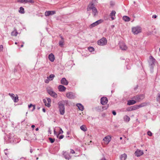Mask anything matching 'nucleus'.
I'll return each instance as SVG.
<instances>
[{
  "label": "nucleus",
  "instance_id": "24",
  "mask_svg": "<svg viewBox=\"0 0 160 160\" xmlns=\"http://www.w3.org/2000/svg\"><path fill=\"white\" fill-rule=\"evenodd\" d=\"M92 13L94 16H95L98 14V11L96 8H94L92 10Z\"/></svg>",
  "mask_w": 160,
  "mask_h": 160
},
{
  "label": "nucleus",
  "instance_id": "13",
  "mask_svg": "<svg viewBox=\"0 0 160 160\" xmlns=\"http://www.w3.org/2000/svg\"><path fill=\"white\" fill-rule=\"evenodd\" d=\"M61 83L62 85H67L68 83V82L66 78H64L62 79L61 81Z\"/></svg>",
  "mask_w": 160,
  "mask_h": 160
},
{
  "label": "nucleus",
  "instance_id": "60",
  "mask_svg": "<svg viewBox=\"0 0 160 160\" xmlns=\"http://www.w3.org/2000/svg\"><path fill=\"white\" fill-rule=\"evenodd\" d=\"M66 138H70V139H71L72 138L71 137H70L69 136H66Z\"/></svg>",
  "mask_w": 160,
  "mask_h": 160
},
{
  "label": "nucleus",
  "instance_id": "28",
  "mask_svg": "<svg viewBox=\"0 0 160 160\" xmlns=\"http://www.w3.org/2000/svg\"><path fill=\"white\" fill-rule=\"evenodd\" d=\"M123 19L126 22H128L130 20V18L128 16H124L123 17Z\"/></svg>",
  "mask_w": 160,
  "mask_h": 160
},
{
  "label": "nucleus",
  "instance_id": "17",
  "mask_svg": "<svg viewBox=\"0 0 160 160\" xmlns=\"http://www.w3.org/2000/svg\"><path fill=\"white\" fill-rule=\"evenodd\" d=\"M58 89L60 92H63L65 91L66 88L63 85H59L58 87Z\"/></svg>",
  "mask_w": 160,
  "mask_h": 160
},
{
  "label": "nucleus",
  "instance_id": "19",
  "mask_svg": "<svg viewBox=\"0 0 160 160\" xmlns=\"http://www.w3.org/2000/svg\"><path fill=\"white\" fill-rule=\"evenodd\" d=\"M48 58L49 60L53 62L54 61L55 59L54 56L52 53L50 54L48 56Z\"/></svg>",
  "mask_w": 160,
  "mask_h": 160
},
{
  "label": "nucleus",
  "instance_id": "1",
  "mask_svg": "<svg viewBox=\"0 0 160 160\" xmlns=\"http://www.w3.org/2000/svg\"><path fill=\"white\" fill-rule=\"evenodd\" d=\"M67 101L62 100L59 102L58 103L60 113L61 115H63L64 114V104L65 103H67Z\"/></svg>",
  "mask_w": 160,
  "mask_h": 160
},
{
  "label": "nucleus",
  "instance_id": "57",
  "mask_svg": "<svg viewBox=\"0 0 160 160\" xmlns=\"http://www.w3.org/2000/svg\"><path fill=\"white\" fill-rule=\"evenodd\" d=\"M101 160H106V159H105V158H102Z\"/></svg>",
  "mask_w": 160,
  "mask_h": 160
},
{
  "label": "nucleus",
  "instance_id": "48",
  "mask_svg": "<svg viewBox=\"0 0 160 160\" xmlns=\"http://www.w3.org/2000/svg\"><path fill=\"white\" fill-rule=\"evenodd\" d=\"M64 137V135H61L60 136H58V137H57L59 139H62Z\"/></svg>",
  "mask_w": 160,
  "mask_h": 160
},
{
  "label": "nucleus",
  "instance_id": "4",
  "mask_svg": "<svg viewBox=\"0 0 160 160\" xmlns=\"http://www.w3.org/2000/svg\"><path fill=\"white\" fill-rule=\"evenodd\" d=\"M141 28L139 26H137L132 28V31L133 33L135 34H137L141 32Z\"/></svg>",
  "mask_w": 160,
  "mask_h": 160
},
{
  "label": "nucleus",
  "instance_id": "56",
  "mask_svg": "<svg viewBox=\"0 0 160 160\" xmlns=\"http://www.w3.org/2000/svg\"><path fill=\"white\" fill-rule=\"evenodd\" d=\"M157 17V16L155 15H153L152 18H156Z\"/></svg>",
  "mask_w": 160,
  "mask_h": 160
},
{
  "label": "nucleus",
  "instance_id": "16",
  "mask_svg": "<svg viewBox=\"0 0 160 160\" xmlns=\"http://www.w3.org/2000/svg\"><path fill=\"white\" fill-rule=\"evenodd\" d=\"M67 97L69 99L74 98V95L71 92H69L66 94Z\"/></svg>",
  "mask_w": 160,
  "mask_h": 160
},
{
  "label": "nucleus",
  "instance_id": "21",
  "mask_svg": "<svg viewBox=\"0 0 160 160\" xmlns=\"http://www.w3.org/2000/svg\"><path fill=\"white\" fill-rule=\"evenodd\" d=\"M76 106L78 107L79 110L82 111H83L84 109V107L81 104L78 103L76 104Z\"/></svg>",
  "mask_w": 160,
  "mask_h": 160
},
{
  "label": "nucleus",
  "instance_id": "49",
  "mask_svg": "<svg viewBox=\"0 0 160 160\" xmlns=\"http://www.w3.org/2000/svg\"><path fill=\"white\" fill-rule=\"evenodd\" d=\"M3 49V46L2 45H0V51H2Z\"/></svg>",
  "mask_w": 160,
  "mask_h": 160
},
{
  "label": "nucleus",
  "instance_id": "7",
  "mask_svg": "<svg viewBox=\"0 0 160 160\" xmlns=\"http://www.w3.org/2000/svg\"><path fill=\"white\" fill-rule=\"evenodd\" d=\"M55 77V76L54 74H50L49 76L45 80V82L47 83H48L49 81L52 80Z\"/></svg>",
  "mask_w": 160,
  "mask_h": 160
},
{
  "label": "nucleus",
  "instance_id": "22",
  "mask_svg": "<svg viewBox=\"0 0 160 160\" xmlns=\"http://www.w3.org/2000/svg\"><path fill=\"white\" fill-rule=\"evenodd\" d=\"M130 118L127 115H125L123 117V120L126 122H128L130 120Z\"/></svg>",
  "mask_w": 160,
  "mask_h": 160
},
{
  "label": "nucleus",
  "instance_id": "2",
  "mask_svg": "<svg viewBox=\"0 0 160 160\" xmlns=\"http://www.w3.org/2000/svg\"><path fill=\"white\" fill-rule=\"evenodd\" d=\"M149 61H148L149 66L150 68V70L152 71L155 63L156 62L155 59L152 56H150L149 58Z\"/></svg>",
  "mask_w": 160,
  "mask_h": 160
},
{
  "label": "nucleus",
  "instance_id": "52",
  "mask_svg": "<svg viewBox=\"0 0 160 160\" xmlns=\"http://www.w3.org/2000/svg\"><path fill=\"white\" fill-rule=\"evenodd\" d=\"M60 38H61L62 40H64V38H63V37H62V36H61V35H60Z\"/></svg>",
  "mask_w": 160,
  "mask_h": 160
},
{
  "label": "nucleus",
  "instance_id": "37",
  "mask_svg": "<svg viewBox=\"0 0 160 160\" xmlns=\"http://www.w3.org/2000/svg\"><path fill=\"white\" fill-rule=\"evenodd\" d=\"M102 22V20L101 19H100V20L97 21L95 22L97 25H98V24L101 23Z\"/></svg>",
  "mask_w": 160,
  "mask_h": 160
},
{
  "label": "nucleus",
  "instance_id": "36",
  "mask_svg": "<svg viewBox=\"0 0 160 160\" xmlns=\"http://www.w3.org/2000/svg\"><path fill=\"white\" fill-rule=\"evenodd\" d=\"M88 49L90 52H91L94 51V49L92 47H89L88 48Z\"/></svg>",
  "mask_w": 160,
  "mask_h": 160
},
{
  "label": "nucleus",
  "instance_id": "30",
  "mask_svg": "<svg viewBox=\"0 0 160 160\" xmlns=\"http://www.w3.org/2000/svg\"><path fill=\"white\" fill-rule=\"evenodd\" d=\"M12 99L13 100L14 102H17L18 101V95H16V96H14Z\"/></svg>",
  "mask_w": 160,
  "mask_h": 160
},
{
  "label": "nucleus",
  "instance_id": "45",
  "mask_svg": "<svg viewBox=\"0 0 160 160\" xmlns=\"http://www.w3.org/2000/svg\"><path fill=\"white\" fill-rule=\"evenodd\" d=\"M108 106H102V108L103 110H105L108 108Z\"/></svg>",
  "mask_w": 160,
  "mask_h": 160
},
{
  "label": "nucleus",
  "instance_id": "64",
  "mask_svg": "<svg viewBox=\"0 0 160 160\" xmlns=\"http://www.w3.org/2000/svg\"><path fill=\"white\" fill-rule=\"evenodd\" d=\"M120 140H122V137H121L120 138Z\"/></svg>",
  "mask_w": 160,
  "mask_h": 160
},
{
  "label": "nucleus",
  "instance_id": "62",
  "mask_svg": "<svg viewBox=\"0 0 160 160\" xmlns=\"http://www.w3.org/2000/svg\"><path fill=\"white\" fill-rule=\"evenodd\" d=\"M36 131H38V128H37L36 129Z\"/></svg>",
  "mask_w": 160,
  "mask_h": 160
},
{
  "label": "nucleus",
  "instance_id": "5",
  "mask_svg": "<svg viewBox=\"0 0 160 160\" xmlns=\"http://www.w3.org/2000/svg\"><path fill=\"white\" fill-rule=\"evenodd\" d=\"M144 98V95L143 94H141L134 96L133 98L136 100L137 102H139L142 101Z\"/></svg>",
  "mask_w": 160,
  "mask_h": 160
},
{
  "label": "nucleus",
  "instance_id": "39",
  "mask_svg": "<svg viewBox=\"0 0 160 160\" xmlns=\"http://www.w3.org/2000/svg\"><path fill=\"white\" fill-rule=\"evenodd\" d=\"M63 133V131H62V129L61 128H60V130L59 131V133L57 135V137H58V136L60 134H62Z\"/></svg>",
  "mask_w": 160,
  "mask_h": 160
},
{
  "label": "nucleus",
  "instance_id": "18",
  "mask_svg": "<svg viewBox=\"0 0 160 160\" xmlns=\"http://www.w3.org/2000/svg\"><path fill=\"white\" fill-rule=\"evenodd\" d=\"M137 101L135 100H132L128 101L127 104L128 105H131L134 104Z\"/></svg>",
  "mask_w": 160,
  "mask_h": 160
},
{
  "label": "nucleus",
  "instance_id": "50",
  "mask_svg": "<svg viewBox=\"0 0 160 160\" xmlns=\"http://www.w3.org/2000/svg\"><path fill=\"white\" fill-rule=\"evenodd\" d=\"M70 153L72 154H73L75 153V152L73 149H71V151H70Z\"/></svg>",
  "mask_w": 160,
  "mask_h": 160
},
{
  "label": "nucleus",
  "instance_id": "61",
  "mask_svg": "<svg viewBox=\"0 0 160 160\" xmlns=\"http://www.w3.org/2000/svg\"><path fill=\"white\" fill-rule=\"evenodd\" d=\"M33 152V150L32 149H31L30 150V152H31V153H32Z\"/></svg>",
  "mask_w": 160,
  "mask_h": 160
},
{
  "label": "nucleus",
  "instance_id": "14",
  "mask_svg": "<svg viewBox=\"0 0 160 160\" xmlns=\"http://www.w3.org/2000/svg\"><path fill=\"white\" fill-rule=\"evenodd\" d=\"M103 140L108 144L111 141V137L109 136H107L105 137Z\"/></svg>",
  "mask_w": 160,
  "mask_h": 160
},
{
  "label": "nucleus",
  "instance_id": "33",
  "mask_svg": "<svg viewBox=\"0 0 160 160\" xmlns=\"http://www.w3.org/2000/svg\"><path fill=\"white\" fill-rule=\"evenodd\" d=\"M146 105V104L145 103H142L139 105H138L137 106V107L138 109L140 108L143 107L145 106Z\"/></svg>",
  "mask_w": 160,
  "mask_h": 160
},
{
  "label": "nucleus",
  "instance_id": "12",
  "mask_svg": "<svg viewBox=\"0 0 160 160\" xmlns=\"http://www.w3.org/2000/svg\"><path fill=\"white\" fill-rule=\"evenodd\" d=\"M94 8H95L94 7V4L92 2H91L88 5L87 8V10L88 11H89L93 9Z\"/></svg>",
  "mask_w": 160,
  "mask_h": 160
},
{
  "label": "nucleus",
  "instance_id": "59",
  "mask_svg": "<svg viewBox=\"0 0 160 160\" xmlns=\"http://www.w3.org/2000/svg\"><path fill=\"white\" fill-rule=\"evenodd\" d=\"M31 127L32 128H34L35 127V125H32L31 126Z\"/></svg>",
  "mask_w": 160,
  "mask_h": 160
},
{
  "label": "nucleus",
  "instance_id": "43",
  "mask_svg": "<svg viewBox=\"0 0 160 160\" xmlns=\"http://www.w3.org/2000/svg\"><path fill=\"white\" fill-rule=\"evenodd\" d=\"M43 103L45 104V105L46 106H47V103H47V100H46L45 99H43Z\"/></svg>",
  "mask_w": 160,
  "mask_h": 160
},
{
  "label": "nucleus",
  "instance_id": "38",
  "mask_svg": "<svg viewBox=\"0 0 160 160\" xmlns=\"http://www.w3.org/2000/svg\"><path fill=\"white\" fill-rule=\"evenodd\" d=\"M49 140L51 143H53L54 142L55 140V139H53L51 138H49Z\"/></svg>",
  "mask_w": 160,
  "mask_h": 160
},
{
  "label": "nucleus",
  "instance_id": "6",
  "mask_svg": "<svg viewBox=\"0 0 160 160\" xmlns=\"http://www.w3.org/2000/svg\"><path fill=\"white\" fill-rule=\"evenodd\" d=\"M47 92L52 97L54 98H57L58 97L57 94L53 91L51 88H48Z\"/></svg>",
  "mask_w": 160,
  "mask_h": 160
},
{
  "label": "nucleus",
  "instance_id": "51",
  "mask_svg": "<svg viewBox=\"0 0 160 160\" xmlns=\"http://www.w3.org/2000/svg\"><path fill=\"white\" fill-rule=\"evenodd\" d=\"M112 113L114 115H116V112L115 111H112Z\"/></svg>",
  "mask_w": 160,
  "mask_h": 160
},
{
  "label": "nucleus",
  "instance_id": "42",
  "mask_svg": "<svg viewBox=\"0 0 160 160\" xmlns=\"http://www.w3.org/2000/svg\"><path fill=\"white\" fill-rule=\"evenodd\" d=\"M8 95L11 97L12 99L14 97V95L13 93H9Z\"/></svg>",
  "mask_w": 160,
  "mask_h": 160
},
{
  "label": "nucleus",
  "instance_id": "27",
  "mask_svg": "<svg viewBox=\"0 0 160 160\" xmlns=\"http://www.w3.org/2000/svg\"><path fill=\"white\" fill-rule=\"evenodd\" d=\"M80 129L83 131L85 132L87 130V128L86 126L84 125H82L80 128Z\"/></svg>",
  "mask_w": 160,
  "mask_h": 160
},
{
  "label": "nucleus",
  "instance_id": "32",
  "mask_svg": "<svg viewBox=\"0 0 160 160\" xmlns=\"http://www.w3.org/2000/svg\"><path fill=\"white\" fill-rule=\"evenodd\" d=\"M32 109L31 110V111H33L35 110V106L32 105V104H31L29 105H28V108H32Z\"/></svg>",
  "mask_w": 160,
  "mask_h": 160
},
{
  "label": "nucleus",
  "instance_id": "53",
  "mask_svg": "<svg viewBox=\"0 0 160 160\" xmlns=\"http://www.w3.org/2000/svg\"><path fill=\"white\" fill-rule=\"evenodd\" d=\"M54 134L55 135H57V132L55 131V130H54Z\"/></svg>",
  "mask_w": 160,
  "mask_h": 160
},
{
  "label": "nucleus",
  "instance_id": "11",
  "mask_svg": "<svg viewBox=\"0 0 160 160\" xmlns=\"http://www.w3.org/2000/svg\"><path fill=\"white\" fill-rule=\"evenodd\" d=\"M55 11H46L45 13V15L47 17L50 15H52L55 13Z\"/></svg>",
  "mask_w": 160,
  "mask_h": 160
},
{
  "label": "nucleus",
  "instance_id": "35",
  "mask_svg": "<svg viewBox=\"0 0 160 160\" xmlns=\"http://www.w3.org/2000/svg\"><path fill=\"white\" fill-rule=\"evenodd\" d=\"M34 1L32 0H25V3H33Z\"/></svg>",
  "mask_w": 160,
  "mask_h": 160
},
{
  "label": "nucleus",
  "instance_id": "58",
  "mask_svg": "<svg viewBox=\"0 0 160 160\" xmlns=\"http://www.w3.org/2000/svg\"><path fill=\"white\" fill-rule=\"evenodd\" d=\"M70 133L69 132H67V135H69V134H70Z\"/></svg>",
  "mask_w": 160,
  "mask_h": 160
},
{
  "label": "nucleus",
  "instance_id": "47",
  "mask_svg": "<svg viewBox=\"0 0 160 160\" xmlns=\"http://www.w3.org/2000/svg\"><path fill=\"white\" fill-rule=\"evenodd\" d=\"M157 100L158 102L160 100V94H158V96L157 98Z\"/></svg>",
  "mask_w": 160,
  "mask_h": 160
},
{
  "label": "nucleus",
  "instance_id": "15",
  "mask_svg": "<svg viewBox=\"0 0 160 160\" xmlns=\"http://www.w3.org/2000/svg\"><path fill=\"white\" fill-rule=\"evenodd\" d=\"M116 12L115 11H112L110 14V16L111 17L112 20H114L115 19V14Z\"/></svg>",
  "mask_w": 160,
  "mask_h": 160
},
{
  "label": "nucleus",
  "instance_id": "26",
  "mask_svg": "<svg viewBox=\"0 0 160 160\" xmlns=\"http://www.w3.org/2000/svg\"><path fill=\"white\" fill-rule=\"evenodd\" d=\"M47 100L48 102L47 107H49L50 106V104L51 103V99L49 98H47Z\"/></svg>",
  "mask_w": 160,
  "mask_h": 160
},
{
  "label": "nucleus",
  "instance_id": "41",
  "mask_svg": "<svg viewBox=\"0 0 160 160\" xmlns=\"http://www.w3.org/2000/svg\"><path fill=\"white\" fill-rule=\"evenodd\" d=\"M132 110H136V109H138L137 107V105L132 106Z\"/></svg>",
  "mask_w": 160,
  "mask_h": 160
},
{
  "label": "nucleus",
  "instance_id": "46",
  "mask_svg": "<svg viewBox=\"0 0 160 160\" xmlns=\"http://www.w3.org/2000/svg\"><path fill=\"white\" fill-rule=\"evenodd\" d=\"M127 111H132V107L131 106L129 108H127Z\"/></svg>",
  "mask_w": 160,
  "mask_h": 160
},
{
  "label": "nucleus",
  "instance_id": "44",
  "mask_svg": "<svg viewBox=\"0 0 160 160\" xmlns=\"http://www.w3.org/2000/svg\"><path fill=\"white\" fill-rule=\"evenodd\" d=\"M147 134L148 136H151L152 135V133L150 131H148V132Z\"/></svg>",
  "mask_w": 160,
  "mask_h": 160
},
{
  "label": "nucleus",
  "instance_id": "34",
  "mask_svg": "<svg viewBox=\"0 0 160 160\" xmlns=\"http://www.w3.org/2000/svg\"><path fill=\"white\" fill-rule=\"evenodd\" d=\"M97 26V25L95 22H94L90 25L89 28H93V27H94L96 26Z\"/></svg>",
  "mask_w": 160,
  "mask_h": 160
},
{
  "label": "nucleus",
  "instance_id": "10",
  "mask_svg": "<svg viewBox=\"0 0 160 160\" xmlns=\"http://www.w3.org/2000/svg\"><path fill=\"white\" fill-rule=\"evenodd\" d=\"M101 103L103 105L106 104L108 102V98L106 97H102L101 98Z\"/></svg>",
  "mask_w": 160,
  "mask_h": 160
},
{
  "label": "nucleus",
  "instance_id": "20",
  "mask_svg": "<svg viewBox=\"0 0 160 160\" xmlns=\"http://www.w3.org/2000/svg\"><path fill=\"white\" fill-rule=\"evenodd\" d=\"M63 155L64 156V157L66 159H68V160L69 159L71 158V157L70 156V155L69 154V153H67V152H65L63 154Z\"/></svg>",
  "mask_w": 160,
  "mask_h": 160
},
{
  "label": "nucleus",
  "instance_id": "63",
  "mask_svg": "<svg viewBox=\"0 0 160 160\" xmlns=\"http://www.w3.org/2000/svg\"><path fill=\"white\" fill-rule=\"evenodd\" d=\"M23 44L21 46V47H23Z\"/></svg>",
  "mask_w": 160,
  "mask_h": 160
},
{
  "label": "nucleus",
  "instance_id": "8",
  "mask_svg": "<svg viewBox=\"0 0 160 160\" xmlns=\"http://www.w3.org/2000/svg\"><path fill=\"white\" fill-rule=\"evenodd\" d=\"M119 47L122 50H126L127 49V47L125 43L122 42L119 43Z\"/></svg>",
  "mask_w": 160,
  "mask_h": 160
},
{
  "label": "nucleus",
  "instance_id": "25",
  "mask_svg": "<svg viewBox=\"0 0 160 160\" xmlns=\"http://www.w3.org/2000/svg\"><path fill=\"white\" fill-rule=\"evenodd\" d=\"M18 12L20 13L23 14L25 13L24 9L22 7H21L19 8Z\"/></svg>",
  "mask_w": 160,
  "mask_h": 160
},
{
  "label": "nucleus",
  "instance_id": "3",
  "mask_svg": "<svg viewBox=\"0 0 160 160\" xmlns=\"http://www.w3.org/2000/svg\"><path fill=\"white\" fill-rule=\"evenodd\" d=\"M107 43V40L105 38L103 37L97 41V44L99 45L104 46Z\"/></svg>",
  "mask_w": 160,
  "mask_h": 160
},
{
  "label": "nucleus",
  "instance_id": "55",
  "mask_svg": "<svg viewBox=\"0 0 160 160\" xmlns=\"http://www.w3.org/2000/svg\"><path fill=\"white\" fill-rule=\"evenodd\" d=\"M7 149H5V150H4V153H5V154L6 155H7V154L8 153H7V152H6V151L7 150Z\"/></svg>",
  "mask_w": 160,
  "mask_h": 160
},
{
  "label": "nucleus",
  "instance_id": "54",
  "mask_svg": "<svg viewBox=\"0 0 160 160\" xmlns=\"http://www.w3.org/2000/svg\"><path fill=\"white\" fill-rule=\"evenodd\" d=\"M42 110V111L44 112H46V110L44 108H43Z\"/></svg>",
  "mask_w": 160,
  "mask_h": 160
},
{
  "label": "nucleus",
  "instance_id": "23",
  "mask_svg": "<svg viewBox=\"0 0 160 160\" xmlns=\"http://www.w3.org/2000/svg\"><path fill=\"white\" fill-rule=\"evenodd\" d=\"M127 157V154L125 153H124L121 155L120 158L121 160H125Z\"/></svg>",
  "mask_w": 160,
  "mask_h": 160
},
{
  "label": "nucleus",
  "instance_id": "29",
  "mask_svg": "<svg viewBox=\"0 0 160 160\" xmlns=\"http://www.w3.org/2000/svg\"><path fill=\"white\" fill-rule=\"evenodd\" d=\"M64 40L60 41L58 43L59 46L61 47H62L64 45Z\"/></svg>",
  "mask_w": 160,
  "mask_h": 160
},
{
  "label": "nucleus",
  "instance_id": "31",
  "mask_svg": "<svg viewBox=\"0 0 160 160\" xmlns=\"http://www.w3.org/2000/svg\"><path fill=\"white\" fill-rule=\"evenodd\" d=\"M18 32L16 30H15L13 31L12 32L11 35L13 36H17L18 34Z\"/></svg>",
  "mask_w": 160,
  "mask_h": 160
},
{
  "label": "nucleus",
  "instance_id": "9",
  "mask_svg": "<svg viewBox=\"0 0 160 160\" xmlns=\"http://www.w3.org/2000/svg\"><path fill=\"white\" fill-rule=\"evenodd\" d=\"M143 154V152L142 150L137 149L135 152V156L138 157H140Z\"/></svg>",
  "mask_w": 160,
  "mask_h": 160
},
{
  "label": "nucleus",
  "instance_id": "40",
  "mask_svg": "<svg viewBox=\"0 0 160 160\" xmlns=\"http://www.w3.org/2000/svg\"><path fill=\"white\" fill-rule=\"evenodd\" d=\"M25 0H18L17 1V2L22 3L25 2Z\"/></svg>",
  "mask_w": 160,
  "mask_h": 160
}]
</instances>
